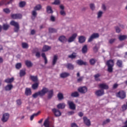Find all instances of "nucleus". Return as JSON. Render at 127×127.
Masks as SVG:
<instances>
[{"label": "nucleus", "instance_id": "obj_42", "mask_svg": "<svg viewBox=\"0 0 127 127\" xmlns=\"http://www.w3.org/2000/svg\"><path fill=\"white\" fill-rule=\"evenodd\" d=\"M49 32H50V33H54L55 32H57V30L53 28H49Z\"/></svg>", "mask_w": 127, "mask_h": 127}, {"label": "nucleus", "instance_id": "obj_56", "mask_svg": "<svg viewBox=\"0 0 127 127\" xmlns=\"http://www.w3.org/2000/svg\"><path fill=\"white\" fill-rule=\"evenodd\" d=\"M90 7L91 9H92V10H94V9H95V5L93 3L90 4Z\"/></svg>", "mask_w": 127, "mask_h": 127}, {"label": "nucleus", "instance_id": "obj_48", "mask_svg": "<svg viewBox=\"0 0 127 127\" xmlns=\"http://www.w3.org/2000/svg\"><path fill=\"white\" fill-rule=\"evenodd\" d=\"M9 28V25H7L6 24H4L3 25V29L4 30H7Z\"/></svg>", "mask_w": 127, "mask_h": 127}, {"label": "nucleus", "instance_id": "obj_14", "mask_svg": "<svg viewBox=\"0 0 127 127\" xmlns=\"http://www.w3.org/2000/svg\"><path fill=\"white\" fill-rule=\"evenodd\" d=\"M83 122L87 127H90L91 126V121H90V120L88 119L86 117H83Z\"/></svg>", "mask_w": 127, "mask_h": 127}, {"label": "nucleus", "instance_id": "obj_19", "mask_svg": "<svg viewBox=\"0 0 127 127\" xmlns=\"http://www.w3.org/2000/svg\"><path fill=\"white\" fill-rule=\"evenodd\" d=\"M68 76H70V73L68 72H63L60 74V77L61 78H63V79L67 78V77H68Z\"/></svg>", "mask_w": 127, "mask_h": 127}, {"label": "nucleus", "instance_id": "obj_50", "mask_svg": "<svg viewBox=\"0 0 127 127\" xmlns=\"http://www.w3.org/2000/svg\"><path fill=\"white\" fill-rule=\"evenodd\" d=\"M3 11L4 12H5V13L8 14L10 13V10L7 8H4L3 9Z\"/></svg>", "mask_w": 127, "mask_h": 127}, {"label": "nucleus", "instance_id": "obj_47", "mask_svg": "<svg viewBox=\"0 0 127 127\" xmlns=\"http://www.w3.org/2000/svg\"><path fill=\"white\" fill-rule=\"evenodd\" d=\"M22 48H23L24 49H27V48H28L29 47L28 44H27V43H22Z\"/></svg>", "mask_w": 127, "mask_h": 127}, {"label": "nucleus", "instance_id": "obj_10", "mask_svg": "<svg viewBox=\"0 0 127 127\" xmlns=\"http://www.w3.org/2000/svg\"><path fill=\"white\" fill-rule=\"evenodd\" d=\"M105 94V91L103 89H99L97 90L95 92V95L97 96V97H101L103 96Z\"/></svg>", "mask_w": 127, "mask_h": 127}, {"label": "nucleus", "instance_id": "obj_16", "mask_svg": "<svg viewBox=\"0 0 127 127\" xmlns=\"http://www.w3.org/2000/svg\"><path fill=\"white\" fill-rule=\"evenodd\" d=\"M48 99H50L52 98V97H53V95L54 94V92L53 91V89H52L51 90H49L48 88Z\"/></svg>", "mask_w": 127, "mask_h": 127}, {"label": "nucleus", "instance_id": "obj_27", "mask_svg": "<svg viewBox=\"0 0 127 127\" xmlns=\"http://www.w3.org/2000/svg\"><path fill=\"white\" fill-rule=\"evenodd\" d=\"M68 58H70V59H75L77 57V53L75 52H73L72 54L68 56Z\"/></svg>", "mask_w": 127, "mask_h": 127}, {"label": "nucleus", "instance_id": "obj_6", "mask_svg": "<svg viewBox=\"0 0 127 127\" xmlns=\"http://www.w3.org/2000/svg\"><path fill=\"white\" fill-rule=\"evenodd\" d=\"M77 90L81 94H86L88 92V88L86 86L80 87L78 88Z\"/></svg>", "mask_w": 127, "mask_h": 127}, {"label": "nucleus", "instance_id": "obj_32", "mask_svg": "<svg viewBox=\"0 0 127 127\" xmlns=\"http://www.w3.org/2000/svg\"><path fill=\"white\" fill-rule=\"evenodd\" d=\"M97 62V60L95 59H91L89 60V63L90 65H94L96 64V63Z\"/></svg>", "mask_w": 127, "mask_h": 127}, {"label": "nucleus", "instance_id": "obj_9", "mask_svg": "<svg viewBox=\"0 0 127 127\" xmlns=\"http://www.w3.org/2000/svg\"><path fill=\"white\" fill-rule=\"evenodd\" d=\"M99 36L100 35H99V33H93L89 38L88 42H91V41H93V39H95L96 38H99Z\"/></svg>", "mask_w": 127, "mask_h": 127}, {"label": "nucleus", "instance_id": "obj_7", "mask_svg": "<svg viewBox=\"0 0 127 127\" xmlns=\"http://www.w3.org/2000/svg\"><path fill=\"white\" fill-rule=\"evenodd\" d=\"M9 119V114L4 113L2 115L1 121L3 123H6Z\"/></svg>", "mask_w": 127, "mask_h": 127}, {"label": "nucleus", "instance_id": "obj_62", "mask_svg": "<svg viewBox=\"0 0 127 127\" xmlns=\"http://www.w3.org/2000/svg\"><path fill=\"white\" fill-rule=\"evenodd\" d=\"M93 51L94 52H98V47L96 46L93 48Z\"/></svg>", "mask_w": 127, "mask_h": 127}, {"label": "nucleus", "instance_id": "obj_54", "mask_svg": "<svg viewBox=\"0 0 127 127\" xmlns=\"http://www.w3.org/2000/svg\"><path fill=\"white\" fill-rule=\"evenodd\" d=\"M122 108L123 111L125 112V111H126L127 109V105L124 104L122 106Z\"/></svg>", "mask_w": 127, "mask_h": 127}, {"label": "nucleus", "instance_id": "obj_23", "mask_svg": "<svg viewBox=\"0 0 127 127\" xmlns=\"http://www.w3.org/2000/svg\"><path fill=\"white\" fill-rule=\"evenodd\" d=\"M78 41L79 43H84L86 41V38L83 36H80L78 38Z\"/></svg>", "mask_w": 127, "mask_h": 127}, {"label": "nucleus", "instance_id": "obj_49", "mask_svg": "<svg viewBox=\"0 0 127 127\" xmlns=\"http://www.w3.org/2000/svg\"><path fill=\"white\" fill-rule=\"evenodd\" d=\"M21 66H22V64H21V63H17L15 65L16 68H17L18 70L20 69V68H21Z\"/></svg>", "mask_w": 127, "mask_h": 127}, {"label": "nucleus", "instance_id": "obj_18", "mask_svg": "<svg viewBox=\"0 0 127 127\" xmlns=\"http://www.w3.org/2000/svg\"><path fill=\"white\" fill-rule=\"evenodd\" d=\"M58 60V56L55 55L53 57V61H52V65L53 66H54L55 65H56V63H57V61Z\"/></svg>", "mask_w": 127, "mask_h": 127}, {"label": "nucleus", "instance_id": "obj_40", "mask_svg": "<svg viewBox=\"0 0 127 127\" xmlns=\"http://www.w3.org/2000/svg\"><path fill=\"white\" fill-rule=\"evenodd\" d=\"M58 98L60 101L63 100V99H64V96H63V94L61 93H59L58 94Z\"/></svg>", "mask_w": 127, "mask_h": 127}, {"label": "nucleus", "instance_id": "obj_29", "mask_svg": "<svg viewBox=\"0 0 127 127\" xmlns=\"http://www.w3.org/2000/svg\"><path fill=\"white\" fill-rule=\"evenodd\" d=\"M32 15L33 16L32 17V19L34 20V19H35V17L37 16V12H36V10H34L32 11Z\"/></svg>", "mask_w": 127, "mask_h": 127}, {"label": "nucleus", "instance_id": "obj_39", "mask_svg": "<svg viewBox=\"0 0 127 127\" xmlns=\"http://www.w3.org/2000/svg\"><path fill=\"white\" fill-rule=\"evenodd\" d=\"M47 11L48 13H53V10H52V8L50 6L47 7Z\"/></svg>", "mask_w": 127, "mask_h": 127}, {"label": "nucleus", "instance_id": "obj_28", "mask_svg": "<svg viewBox=\"0 0 127 127\" xmlns=\"http://www.w3.org/2000/svg\"><path fill=\"white\" fill-rule=\"evenodd\" d=\"M14 81V78L11 77V78H7L5 79L4 82L5 83H12Z\"/></svg>", "mask_w": 127, "mask_h": 127}, {"label": "nucleus", "instance_id": "obj_55", "mask_svg": "<svg viewBox=\"0 0 127 127\" xmlns=\"http://www.w3.org/2000/svg\"><path fill=\"white\" fill-rule=\"evenodd\" d=\"M110 120L109 119H108L106 120L105 121L103 122V126H105L106 124H108V123H110Z\"/></svg>", "mask_w": 127, "mask_h": 127}, {"label": "nucleus", "instance_id": "obj_34", "mask_svg": "<svg viewBox=\"0 0 127 127\" xmlns=\"http://www.w3.org/2000/svg\"><path fill=\"white\" fill-rule=\"evenodd\" d=\"M40 114V111H39L37 113L33 114L31 117H30V121H33V119H34L35 117H37L38 115Z\"/></svg>", "mask_w": 127, "mask_h": 127}, {"label": "nucleus", "instance_id": "obj_22", "mask_svg": "<svg viewBox=\"0 0 127 127\" xmlns=\"http://www.w3.org/2000/svg\"><path fill=\"white\" fill-rule=\"evenodd\" d=\"M81 51L83 54H86V53L88 52V46H87V45L83 46Z\"/></svg>", "mask_w": 127, "mask_h": 127}, {"label": "nucleus", "instance_id": "obj_25", "mask_svg": "<svg viewBox=\"0 0 127 127\" xmlns=\"http://www.w3.org/2000/svg\"><path fill=\"white\" fill-rule=\"evenodd\" d=\"M65 107H66V105L64 103H60L57 105L58 109H65Z\"/></svg>", "mask_w": 127, "mask_h": 127}, {"label": "nucleus", "instance_id": "obj_60", "mask_svg": "<svg viewBox=\"0 0 127 127\" xmlns=\"http://www.w3.org/2000/svg\"><path fill=\"white\" fill-rule=\"evenodd\" d=\"M75 112L74 111H69L68 112V116H72V115H74Z\"/></svg>", "mask_w": 127, "mask_h": 127}, {"label": "nucleus", "instance_id": "obj_44", "mask_svg": "<svg viewBox=\"0 0 127 127\" xmlns=\"http://www.w3.org/2000/svg\"><path fill=\"white\" fill-rule=\"evenodd\" d=\"M25 74H26V72H25V70H20V73H19L20 77H23V76H24Z\"/></svg>", "mask_w": 127, "mask_h": 127}, {"label": "nucleus", "instance_id": "obj_11", "mask_svg": "<svg viewBox=\"0 0 127 127\" xmlns=\"http://www.w3.org/2000/svg\"><path fill=\"white\" fill-rule=\"evenodd\" d=\"M76 64L77 65H79V66H82V65H84V66H87V65H88V63H87V62H84L82 60H77Z\"/></svg>", "mask_w": 127, "mask_h": 127}, {"label": "nucleus", "instance_id": "obj_58", "mask_svg": "<svg viewBox=\"0 0 127 127\" xmlns=\"http://www.w3.org/2000/svg\"><path fill=\"white\" fill-rule=\"evenodd\" d=\"M116 40V39H111L109 40V43L110 44H113L115 42V41Z\"/></svg>", "mask_w": 127, "mask_h": 127}, {"label": "nucleus", "instance_id": "obj_45", "mask_svg": "<svg viewBox=\"0 0 127 127\" xmlns=\"http://www.w3.org/2000/svg\"><path fill=\"white\" fill-rule=\"evenodd\" d=\"M99 77H101V74L97 73L95 75H94V78L96 80V81H101V79L99 78Z\"/></svg>", "mask_w": 127, "mask_h": 127}, {"label": "nucleus", "instance_id": "obj_3", "mask_svg": "<svg viewBox=\"0 0 127 127\" xmlns=\"http://www.w3.org/2000/svg\"><path fill=\"white\" fill-rule=\"evenodd\" d=\"M10 25L14 27V32H18L19 30V24L18 22H15L14 20H12L10 22Z\"/></svg>", "mask_w": 127, "mask_h": 127}, {"label": "nucleus", "instance_id": "obj_59", "mask_svg": "<svg viewBox=\"0 0 127 127\" xmlns=\"http://www.w3.org/2000/svg\"><path fill=\"white\" fill-rule=\"evenodd\" d=\"M116 32H117L118 33H120V32H121V29L119 27H116Z\"/></svg>", "mask_w": 127, "mask_h": 127}, {"label": "nucleus", "instance_id": "obj_61", "mask_svg": "<svg viewBox=\"0 0 127 127\" xmlns=\"http://www.w3.org/2000/svg\"><path fill=\"white\" fill-rule=\"evenodd\" d=\"M36 57L38 58H40V53L39 52H36Z\"/></svg>", "mask_w": 127, "mask_h": 127}, {"label": "nucleus", "instance_id": "obj_2", "mask_svg": "<svg viewBox=\"0 0 127 127\" xmlns=\"http://www.w3.org/2000/svg\"><path fill=\"white\" fill-rule=\"evenodd\" d=\"M107 66V71L109 73H113L114 71V66H115V62L113 60H109L106 62Z\"/></svg>", "mask_w": 127, "mask_h": 127}, {"label": "nucleus", "instance_id": "obj_5", "mask_svg": "<svg viewBox=\"0 0 127 127\" xmlns=\"http://www.w3.org/2000/svg\"><path fill=\"white\" fill-rule=\"evenodd\" d=\"M11 17L12 19H21L22 15L20 13L11 14Z\"/></svg>", "mask_w": 127, "mask_h": 127}, {"label": "nucleus", "instance_id": "obj_30", "mask_svg": "<svg viewBox=\"0 0 127 127\" xmlns=\"http://www.w3.org/2000/svg\"><path fill=\"white\" fill-rule=\"evenodd\" d=\"M12 88H13V86L12 84H8L5 87V91H10Z\"/></svg>", "mask_w": 127, "mask_h": 127}, {"label": "nucleus", "instance_id": "obj_31", "mask_svg": "<svg viewBox=\"0 0 127 127\" xmlns=\"http://www.w3.org/2000/svg\"><path fill=\"white\" fill-rule=\"evenodd\" d=\"M66 67L68 69V70H73V69H74V65L72 64H67Z\"/></svg>", "mask_w": 127, "mask_h": 127}, {"label": "nucleus", "instance_id": "obj_13", "mask_svg": "<svg viewBox=\"0 0 127 127\" xmlns=\"http://www.w3.org/2000/svg\"><path fill=\"white\" fill-rule=\"evenodd\" d=\"M98 86L100 89H103V90H108L109 89V85L106 83L99 84Z\"/></svg>", "mask_w": 127, "mask_h": 127}, {"label": "nucleus", "instance_id": "obj_35", "mask_svg": "<svg viewBox=\"0 0 127 127\" xmlns=\"http://www.w3.org/2000/svg\"><path fill=\"white\" fill-rule=\"evenodd\" d=\"M71 97H73V98H77V97H79V93L77 91L72 92L71 94Z\"/></svg>", "mask_w": 127, "mask_h": 127}, {"label": "nucleus", "instance_id": "obj_52", "mask_svg": "<svg viewBox=\"0 0 127 127\" xmlns=\"http://www.w3.org/2000/svg\"><path fill=\"white\" fill-rule=\"evenodd\" d=\"M52 4H60V1L59 0H55V1L52 3Z\"/></svg>", "mask_w": 127, "mask_h": 127}, {"label": "nucleus", "instance_id": "obj_41", "mask_svg": "<svg viewBox=\"0 0 127 127\" xmlns=\"http://www.w3.org/2000/svg\"><path fill=\"white\" fill-rule=\"evenodd\" d=\"M44 126L45 127H49V120L46 119L44 123Z\"/></svg>", "mask_w": 127, "mask_h": 127}, {"label": "nucleus", "instance_id": "obj_51", "mask_svg": "<svg viewBox=\"0 0 127 127\" xmlns=\"http://www.w3.org/2000/svg\"><path fill=\"white\" fill-rule=\"evenodd\" d=\"M97 15L98 18H100V17H101L102 15H103V11H99L97 14Z\"/></svg>", "mask_w": 127, "mask_h": 127}, {"label": "nucleus", "instance_id": "obj_64", "mask_svg": "<svg viewBox=\"0 0 127 127\" xmlns=\"http://www.w3.org/2000/svg\"><path fill=\"white\" fill-rule=\"evenodd\" d=\"M71 127H78V126L77 124H76V123H72L71 125Z\"/></svg>", "mask_w": 127, "mask_h": 127}, {"label": "nucleus", "instance_id": "obj_1", "mask_svg": "<svg viewBox=\"0 0 127 127\" xmlns=\"http://www.w3.org/2000/svg\"><path fill=\"white\" fill-rule=\"evenodd\" d=\"M47 92H48V88L44 87L41 90L33 94L32 97L34 99H36L38 96H40V97H43L46 94H47Z\"/></svg>", "mask_w": 127, "mask_h": 127}, {"label": "nucleus", "instance_id": "obj_57", "mask_svg": "<svg viewBox=\"0 0 127 127\" xmlns=\"http://www.w3.org/2000/svg\"><path fill=\"white\" fill-rule=\"evenodd\" d=\"M83 78L84 77L83 76L80 77L78 79H77V82H78V83H80V82H82V81H83Z\"/></svg>", "mask_w": 127, "mask_h": 127}, {"label": "nucleus", "instance_id": "obj_12", "mask_svg": "<svg viewBox=\"0 0 127 127\" xmlns=\"http://www.w3.org/2000/svg\"><path fill=\"white\" fill-rule=\"evenodd\" d=\"M52 112L56 117H60L61 116V112L57 109H53Z\"/></svg>", "mask_w": 127, "mask_h": 127}, {"label": "nucleus", "instance_id": "obj_15", "mask_svg": "<svg viewBox=\"0 0 127 127\" xmlns=\"http://www.w3.org/2000/svg\"><path fill=\"white\" fill-rule=\"evenodd\" d=\"M76 37H77V34L74 33L72 35V36L69 37L68 39V42L71 43L73 42L75 39H76Z\"/></svg>", "mask_w": 127, "mask_h": 127}, {"label": "nucleus", "instance_id": "obj_26", "mask_svg": "<svg viewBox=\"0 0 127 127\" xmlns=\"http://www.w3.org/2000/svg\"><path fill=\"white\" fill-rule=\"evenodd\" d=\"M59 40H60L61 42L64 43V42H66L67 39L66 38V37L64 36H61L59 38Z\"/></svg>", "mask_w": 127, "mask_h": 127}, {"label": "nucleus", "instance_id": "obj_20", "mask_svg": "<svg viewBox=\"0 0 127 127\" xmlns=\"http://www.w3.org/2000/svg\"><path fill=\"white\" fill-rule=\"evenodd\" d=\"M116 65L119 68H123V67L124 66L123 65V61H122V60H117Z\"/></svg>", "mask_w": 127, "mask_h": 127}, {"label": "nucleus", "instance_id": "obj_4", "mask_svg": "<svg viewBox=\"0 0 127 127\" xmlns=\"http://www.w3.org/2000/svg\"><path fill=\"white\" fill-rule=\"evenodd\" d=\"M117 96L118 97V98H120L122 100L125 99L126 97H127L126 92L123 90L120 91L119 92H118Z\"/></svg>", "mask_w": 127, "mask_h": 127}, {"label": "nucleus", "instance_id": "obj_24", "mask_svg": "<svg viewBox=\"0 0 127 127\" xmlns=\"http://www.w3.org/2000/svg\"><path fill=\"white\" fill-rule=\"evenodd\" d=\"M30 79H31V80L33 82H38V77H37V76L30 75Z\"/></svg>", "mask_w": 127, "mask_h": 127}, {"label": "nucleus", "instance_id": "obj_21", "mask_svg": "<svg viewBox=\"0 0 127 127\" xmlns=\"http://www.w3.org/2000/svg\"><path fill=\"white\" fill-rule=\"evenodd\" d=\"M51 49V47L47 45H45L43 47L42 51L43 52H47L49 50Z\"/></svg>", "mask_w": 127, "mask_h": 127}, {"label": "nucleus", "instance_id": "obj_37", "mask_svg": "<svg viewBox=\"0 0 127 127\" xmlns=\"http://www.w3.org/2000/svg\"><path fill=\"white\" fill-rule=\"evenodd\" d=\"M41 56L43 58H44L45 60V64H47L48 63V61L47 60V58H46V55H45V53H42L41 54Z\"/></svg>", "mask_w": 127, "mask_h": 127}, {"label": "nucleus", "instance_id": "obj_8", "mask_svg": "<svg viewBox=\"0 0 127 127\" xmlns=\"http://www.w3.org/2000/svg\"><path fill=\"white\" fill-rule=\"evenodd\" d=\"M67 105H68L69 108L70 110H76V105L73 101L68 100L67 101Z\"/></svg>", "mask_w": 127, "mask_h": 127}, {"label": "nucleus", "instance_id": "obj_63", "mask_svg": "<svg viewBox=\"0 0 127 127\" xmlns=\"http://www.w3.org/2000/svg\"><path fill=\"white\" fill-rule=\"evenodd\" d=\"M51 21L54 22L55 21V17L54 16H51Z\"/></svg>", "mask_w": 127, "mask_h": 127}, {"label": "nucleus", "instance_id": "obj_53", "mask_svg": "<svg viewBox=\"0 0 127 127\" xmlns=\"http://www.w3.org/2000/svg\"><path fill=\"white\" fill-rule=\"evenodd\" d=\"M17 105L18 106H20L21 104H22V102L21 101V99H18L16 100Z\"/></svg>", "mask_w": 127, "mask_h": 127}, {"label": "nucleus", "instance_id": "obj_38", "mask_svg": "<svg viewBox=\"0 0 127 127\" xmlns=\"http://www.w3.org/2000/svg\"><path fill=\"white\" fill-rule=\"evenodd\" d=\"M25 65L28 67H32V63L30 61H26L25 62Z\"/></svg>", "mask_w": 127, "mask_h": 127}, {"label": "nucleus", "instance_id": "obj_33", "mask_svg": "<svg viewBox=\"0 0 127 127\" xmlns=\"http://www.w3.org/2000/svg\"><path fill=\"white\" fill-rule=\"evenodd\" d=\"M39 86V84L38 82H36L32 85V88L33 90H36V89L38 88Z\"/></svg>", "mask_w": 127, "mask_h": 127}, {"label": "nucleus", "instance_id": "obj_36", "mask_svg": "<svg viewBox=\"0 0 127 127\" xmlns=\"http://www.w3.org/2000/svg\"><path fill=\"white\" fill-rule=\"evenodd\" d=\"M41 8H42V6H41V4H40L36 5L34 7V10H40V9H41Z\"/></svg>", "mask_w": 127, "mask_h": 127}, {"label": "nucleus", "instance_id": "obj_46", "mask_svg": "<svg viewBox=\"0 0 127 127\" xmlns=\"http://www.w3.org/2000/svg\"><path fill=\"white\" fill-rule=\"evenodd\" d=\"M25 1H21L19 3V6L20 7H24V6H25Z\"/></svg>", "mask_w": 127, "mask_h": 127}, {"label": "nucleus", "instance_id": "obj_17", "mask_svg": "<svg viewBox=\"0 0 127 127\" xmlns=\"http://www.w3.org/2000/svg\"><path fill=\"white\" fill-rule=\"evenodd\" d=\"M31 94H32L31 89L29 88H26L25 90V95L26 96H30L31 95Z\"/></svg>", "mask_w": 127, "mask_h": 127}, {"label": "nucleus", "instance_id": "obj_43", "mask_svg": "<svg viewBox=\"0 0 127 127\" xmlns=\"http://www.w3.org/2000/svg\"><path fill=\"white\" fill-rule=\"evenodd\" d=\"M127 36L126 35H121L119 37V40L120 41H123V40H125V39H127Z\"/></svg>", "mask_w": 127, "mask_h": 127}]
</instances>
